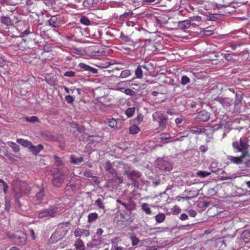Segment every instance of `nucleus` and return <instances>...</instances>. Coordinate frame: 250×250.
Returning <instances> with one entry per match:
<instances>
[{
	"mask_svg": "<svg viewBox=\"0 0 250 250\" xmlns=\"http://www.w3.org/2000/svg\"><path fill=\"white\" fill-rule=\"evenodd\" d=\"M123 169L124 174H126L131 172L133 169L128 165H124L123 163L118 161L113 162L112 165L110 164V174L113 175L115 174V177L113 176L114 178L110 179V184L111 183H115L114 186L120 184L123 182V178L122 176L118 175V172H120Z\"/></svg>",
	"mask_w": 250,
	"mask_h": 250,
	"instance_id": "nucleus-1",
	"label": "nucleus"
},
{
	"mask_svg": "<svg viewBox=\"0 0 250 250\" xmlns=\"http://www.w3.org/2000/svg\"><path fill=\"white\" fill-rule=\"evenodd\" d=\"M29 190V187L25 182L19 179H16L14 182L13 193L19 205H20L19 198L21 197L23 194L28 193Z\"/></svg>",
	"mask_w": 250,
	"mask_h": 250,
	"instance_id": "nucleus-2",
	"label": "nucleus"
},
{
	"mask_svg": "<svg viewBox=\"0 0 250 250\" xmlns=\"http://www.w3.org/2000/svg\"><path fill=\"white\" fill-rule=\"evenodd\" d=\"M232 146L235 152H241V155H245V157H250L248 150L250 145L247 138H241L239 140L234 141L232 144Z\"/></svg>",
	"mask_w": 250,
	"mask_h": 250,
	"instance_id": "nucleus-3",
	"label": "nucleus"
},
{
	"mask_svg": "<svg viewBox=\"0 0 250 250\" xmlns=\"http://www.w3.org/2000/svg\"><path fill=\"white\" fill-rule=\"evenodd\" d=\"M152 118L154 121L157 122L159 124V128L161 130H164L167 126L168 121L167 115L161 111H156L152 115Z\"/></svg>",
	"mask_w": 250,
	"mask_h": 250,
	"instance_id": "nucleus-4",
	"label": "nucleus"
},
{
	"mask_svg": "<svg viewBox=\"0 0 250 250\" xmlns=\"http://www.w3.org/2000/svg\"><path fill=\"white\" fill-rule=\"evenodd\" d=\"M73 124L75 125L76 129L73 132L75 138L80 141L85 142L88 135V134L85 132V128L83 125H78L76 123H73Z\"/></svg>",
	"mask_w": 250,
	"mask_h": 250,
	"instance_id": "nucleus-5",
	"label": "nucleus"
},
{
	"mask_svg": "<svg viewBox=\"0 0 250 250\" xmlns=\"http://www.w3.org/2000/svg\"><path fill=\"white\" fill-rule=\"evenodd\" d=\"M52 175V184L56 187H60L64 182V175L58 169H54Z\"/></svg>",
	"mask_w": 250,
	"mask_h": 250,
	"instance_id": "nucleus-6",
	"label": "nucleus"
},
{
	"mask_svg": "<svg viewBox=\"0 0 250 250\" xmlns=\"http://www.w3.org/2000/svg\"><path fill=\"white\" fill-rule=\"evenodd\" d=\"M58 208L56 206L50 207L48 208L42 210L40 211L38 214L39 218H43L49 216L51 218L55 217L58 212Z\"/></svg>",
	"mask_w": 250,
	"mask_h": 250,
	"instance_id": "nucleus-7",
	"label": "nucleus"
},
{
	"mask_svg": "<svg viewBox=\"0 0 250 250\" xmlns=\"http://www.w3.org/2000/svg\"><path fill=\"white\" fill-rule=\"evenodd\" d=\"M127 178L131 181L132 184L135 188H138L140 185L139 179L142 176V173L138 170L133 169L130 172L128 175Z\"/></svg>",
	"mask_w": 250,
	"mask_h": 250,
	"instance_id": "nucleus-8",
	"label": "nucleus"
},
{
	"mask_svg": "<svg viewBox=\"0 0 250 250\" xmlns=\"http://www.w3.org/2000/svg\"><path fill=\"white\" fill-rule=\"evenodd\" d=\"M243 93L241 91H237L235 93V99L233 102L234 109L233 113H239L242 106V101L243 99Z\"/></svg>",
	"mask_w": 250,
	"mask_h": 250,
	"instance_id": "nucleus-9",
	"label": "nucleus"
},
{
	"mask_svg": "<svg viewBox=\"0 0 250 250\" xmlns=\"http://www.w3.org/2000/svg\"><path fill=\"white\" fill-rule=\"evenodd\" d=\"M48 22L49 26L54 28H58L64 23L63 17L60 14L52 16Z\"/></svg>",
	"mask_w": 250,
	"mask_h": 250,
	"instance_id": "nucleus-10",
	"label": "nucleus"
},
{
	"mask_svg": "<svg viewBox=\"0 0 250 250\" xmlns=\"http://www.w3.org/2000/svg\"><path fill=\"white\" fill-rule=\"evenodd\" d=\"M156 167L161 170L170 171L172 169L171 164L163 158H158L155 162Z\"/></svg>",
	"mask_w": 250,
	"mask_h": 250,
	"instance_id": "nucleus-11",
	"label": "nucleus"
},
{
	"mask_svg": "<svg viewBox=\"0 0 250 250\" xmlns=\"http://www.w3.org/2000/svg\"><path fill=\"white\" fill-rule=\"evenodd\" d=\"M247 158L245 157V155H241L239 157L233 156L231 155L227 156V160L226 164L229 165L230 164H233L239 165L243 163L244 159H247Z\"/></svg>",
	"mask_w": 250,
	"mask_h": 250,
	"instance_id": "nucleus-12",
	"label": "nucleus"
},
{
	"mask_svg": "<svg viewBox=\"0 0 250 250\" xmlns=\"http://www.w3.org/2000/svg\"><path fill=\"white\" fill-rule=\"evenodd\" d=\"M67 232V229H63L62 231H59L56 229L49 239L50 243L54 244L57 242L59 240L62 239Z\"/></svg>",
	"mask_w": 250,
	"mask_h": 250,
	"instance_id": "nucleus-13",
	"label": "nucleus"
},
{
	"mask_svg": "<svg viewBox=\"0 0 250 250\" xmlns=\"http://www.w3.org/2000/svg\"><path fill=\"white\" fill-rule=\"evenodd\" d=\"M149 73V68L147 65H138L135 71V76L138 79H142L143 74L147 75Z\"/></svg>",
	"mask_w": 250,
	"mask_h": 250,
	"instance_id": "nucleus-14",
	"label": "nucleus"
},
{
	"mask_svg": "<svg viewBox=\"0 0 250 250\" xmlns=\"http://www.w3.org/2000/svg\"><path fill=\"white\" fill-rule=\"evenodd\" d=\"M210 119V113L205 110H203L198 113L195 120L199 122H206Z\"/></svg>",
	"mask_w": 250,
	"mask_h": 250,
	"instance_id": "nucleus-15",
	"label": "nucleus"
},
{
	"mask_svg": "<svg viewBox=\"0 0 250 250\" xmlns=\"http://www.w3.org/2000/svg\"><path fill=\"white\" fill-rule=\"evenodd\" d=\"M45 135L47 139L49 140L54 142H59L63 145L64 144V138L62 135L53 134L49 132L45 133Z\"/></svg>",
	"mask_w": 250,
	"mask_h": 250,
	"instance_id": "nucleus-16",
	"label": "nucleus"
},
{
	"mask_svg": "<svg viewBox=\"0 0 250 250\" xmlns=\"http://www.w3.org/2000/svg\"><path fill=\"white\" fill-rule=\"evenodd\" d=\"M102 141L101 137L99 136H92L88 134L86 141H88L89 143L86 146V148H92V144L95 143H98Z\"/></svg>",
	"mask_w": 250,
	"mask_h": 250,
	"instance_id": "nucleus-17",
	"label": "nucleus"
},
{
	"mask_svg": "<svg viewBox=\"0 0 250 250\" xmlns=\"http://www.w3.org/2000/svg\"><path fill=\"white\" fill-rule=\"evenodd\" d=\"M215 100L220 103L224 107H229L232 103V100L228 97H217Z\"/></svg>",
	"mask_w": 250,
	"mask_h": 250,
	"instance_id": "nucleus-18",
	"label": "nucleus"
},
{
	"mask_svg": "<svg viewBox=\"0 0 250 250\" xmlns=\"http://www.w3.org/2000/svg\"><path fill=\"white\" fill-rule=\"evenodd\" d=\"M124 215L120 212H118L114 217L113 220V223L115 225L117 226H121L123 224V222L125 221Z\"/></svg>",
	"mask_w": 250,
	"mask_h": 250,
	"instance_id": "nucleus-19",
	"label": "nucleus"
},
{
	"mask_svg": "<svg viewBox=\"0 0 250 250\" xmlns=\"http://www.w3.org/2000/svg\"><path fill=\"white\" fill-rule=\"evenodd\" d=\"M79 66L83 70L88 71L92 74H96L98 72V70L97 69L92 67L84 63H80Z\"/></svg>",
	"mask_w": 250,
	"mask_h": 250,
	"instance_id": "nucleus-20",
	"label": "nucleus"
},
{
	"mask_svg": "<svg viewBox=\"0 0 250 250\" xmlns=\"http://www.w3.org/2000/svg\"><path fill=\"white\" fill-rule=\"evenodd\" d=\"M82 235L86 237L89 236L90 232L88 230L80 228L76 229L74 231V235L75 237L81 236Z\"/></svg>",
	"mask_w": 250,
	"mask_h": 250,
	"instance_id": "nucleus-21",
	"label": "nucleus"
},
{
	"mask_svg": "<svg viewBox=\"0 0 250 250\" xmlns=\"http://www.w3.org/2000/svg\"><path fill=\"white\" fill-rule=\"evenodd\" d=\"M188 128L194 134H200L205 132V129L198 126H188Z\"/></svg>",
	"mask_w": 250,
	"mask_h": 250,
	"instance_id": "nucleus-22",
	"label": "nucleus"
},
{
	"mask_svg": "<svg viewBox=\"0 0 250 250\" xmlns=\"http://www.w3.org/2000/svg\"><path fill=\"white\" fill-rule=\"evenodd\" d=\"M190 26V21L184 20L178 22V28L180 29L185 30Z\"/></svg>",
	"mask_w": 250,
	"mask_h": 250,
	"instance_id": "nucleus-23",
	"label": "nucleus"
},
{
	"mask_svg": "<svg viewBox=\"0 0 250 250\" xmlns=\"http://www.w3.org/2000/svg\"><path fill=\"white\" fill-rule=\"evenodd\" d=\"M217 167V163L215 162H212L209 168L211 170V171L213 173H215L216 174H219L220 172L221 171L220 173L223 174L225 173V171L222 170L220 168H216Z\"/></svg>",
	"mask_w": 250,
	"mask_h": 250,
	"instance_id": "nucleus-24",
	"label": "nucleus"
},
{
	"mask_svg": "<svg viewBox=\"0 0 250 250\" xmlns=\"http://www.w3.org/2000/svg\"><path fill=\"white\" fill-rule=\"evenodd\" d=\"M20 233L22 235V236L18 235L17 233H16L15 234L12 235V238L14 240H19V243H20V244L22 245L25 243L26 238L25 236V234L23 232H20Z\"/></svg>",
	"mask_w": 250,
	"mask_h": 250,
	"instance_id": "nucleus-25",
	"label": "nucleus"
},
{
	"mask_svg": "<svg viewBox=\"0 0 250 250\" xmlns=\"http://www.w3.org/2000/svg\"><path fill=\"white\" fill-rule=\"evenodd\" d=\"M43 148V146L41 144H39L37 146H34L32 144L29 150L34 154L37 155Z\"/></svg>",
	"mask_w": 250,
	"mask_h": 250,
	"instance_id": "nucleus-26",
	"label": "nucleus"
},
{
	"mask_svg": "<svg viewBox=\"0 0 250 250\" xmlns=\"http://www.w3.org/2000/svg\"><path fill=\"white\" fill-rule=\"evenodd\" d=\"M17 143L25 147L29 148V149H30L32 145V143L31 142L23 139H17Z\"/></svg>",
	"mask_w": 250,
	"mask_h": 250,
	"instance_id": "nucleus-27",
	"label": "nucleus"
},
{
	"mask_svg": "<svg viewBox=\"0 0 250 250\" xmlns=\"http://www.w3.org/2000/svg\"><path fill=\"white\" fill-rule=\"evenodd\" d=\"M1 22L7 26H12L13 25V21L9 17L1 16L0 17Z\"/></svg>",
	"mask_w": 250,
	"mask_h": 250,
	"instance_id": "nucleus-28",
	"label": "nucleus"
},
{
	"mask_svg": "<svg viewBox=\"0 0 250 250\" xmlns=\"http://www.w3.org/2000/svg\"><path fill=\"white\" fill-rule=\"evenodd\" d=\"M241 238L245 243H248L250 240V229L244 230L241 235Z\"/></svg>",
	"mask_w": 250,
	"mask_h": 250,
	"instance_id": "nucleus-29",
	"label": "nucleus"
},
{
	"mask_svg": "<svg viewBox=\"0 0 250 250\" xmlns=\"http://www.w3.org/2000/svg\"><path fill=\"white\" fill-rule=\"evenodd\" d=\"M45 196L44 188L40 189L39 191L36 193L35 197L38 201H42Z\"/></svg>",
	"mask_w": 250,
	"mask_h": 250,
	"instance_id": "nucleus-30",
	"label": "nucleus"
},
{
	"mask_svg": "<svg viewBox=\"0 0 250 250\" xmlns=\"http://www.w3.org/2000/svg\"><path fill=\"white\" fill-rule=\"evenodd\" d=\"M83 161V157L77 158L74 155H71L70 157V161L72 164L79 165L80 163H81Z\"/></svg>",
	"mask_w": 250,
	"mask_h": 250,
	"instance_id": "nucleus-31",
	"label": "nucleus"
},
{
	"mask_svg": "<svg viewBox=\"0 0 250 250\" xmlns=\"http://www.w3.org/2000/svg\"><path fill=\"white\" fill-rule=\"evenodd\" d=\"M96 236L94 235L93 238V242L92 243H88L87 245L88 247H94L101 243V237L95 238Z\"/></svg>",
	"mask_w": 250,
	"mask_h": 250,
	"instance_id": "nucleus-32",
	"label": "nucleus"
},
{
	"mask_svg": "<svg viewBox=\"0 0 250 250\" xmlns=\"http://www.w3.org/2000/svg\"><path fill=\"white\" fill-rule=\"evenodd\" d=\"M121 123L120 120H116L114 118L110 119V128L114 129L120 128V126H119L118 123Z\"/></svg>",
	"mask_w": 250,
	"mask_h": 250,
	"instance_id": "nucleus-33",
	"label": "nucleus"
},
{
	"mask_svg": "<svg viewBox=\"0 0 250 250\" xmlns=\"http://www.w3.org/2000/svg\"><path fill=\"white\" fill-rule=\"evenodd\" d=\"M155 218L157 223H161L165 221L166 215L164 213H159L155 216Z\"/></svg>",
	"mask_w": 250,
	"mask_h": 250,
	"instance_id": "nucleus-34",
	"label": "nucleus"
},
{
	"mask_svg": "<svg viewBox=\"0 0 250 250\" xmlns=\"http://www.w3.org/2000/svg\"><path fill=\"white\" fill-rule=\"evenodd\" d=\"M69 222H62L61 223H60L57 228L56 229L57 230H58L59 231H62L63 229H65V227H68L69 225H70Z\"/></svg>",
	"mask_w": 250,
	"mask_h": 250,
	"instance_id": "nucleus-35",
	"label": "nucleus"
},
{
	"mask_svg": "<svg viewBox=\"0 0 250 250\" xmlns=\"http://www.w3.org/2000/svg\"><path fill=\"white\" fill-rule=\"evenodd\" d=\"M76 248L79 250H84V246L81 239H78L75 244Z\"/></svg>",
	"mask_w": 250,
	"mask_h": 250,
	"instance_id": "nucleus-36",
	"label": "nucleus"
},
{
	"mask_svg": "<svg viewBox=\"0 0 250 250\" xmlns=\"http://www.w3.org/2000/svg\"><path fill=\"white\" fill-rule=\"evenodd\" d=\"M142 209L146 214H151V210L149 208V204L147 203H143L142 205Z\"/></svg>",
	"mask_w": 250,
	"mask_h": 250,
	"instance_id": "nucleus-37",
	"label": "nucleus"
},
{
	"mask_svg": "<svg viewBox=\"0 0 250 250\" xmlns=\"http://www.w3.org/2000/svg\"><path fill=\"white\" fill-rule=\"evenodd\" d=\"M129 238L131 241V244L132 246L137 245L140 242V240L134 234H132L130 236Z\"/></svg>",
	"mask_w": 250,
	"mask_h": 250,
	"instance_id": "nucleus-38",
	"label": "nucleus"
},
{
	"mask_svg": "<svg viewBox=\"0 0 250 250\" xmlns=\"http://www.w3.org/2000/svg\"><path fill=\"white\" fill-rule=\"evenodd\" d=\"M98 217V214L96 213H91L88 216V222L89 223L95 221Z\"/></svg>",
	"mask_w": 250,
	"mask_h": 250,
	"instance_id": "nucleus-39",
	"label": "nucleus"
},
{
	"mask_svg": "<svg viewBox=\"0 0 250 250\" xmlns=\"http://www.w3.org/2000/svg\"><path fill=\"white\" fill-rule=\"evenodd\" d=\"M124 85L123 82H118L115 85H110V89L121 90L124 89Z\"/></svg>",
	"mask_w": 250,
	"mask_h": 250,
	"instance_id": "nucleus-40",
	"label": "nucleus"
},
{
	"mask_svg": "<svg viewBox=\"0 0 250 250\" xmlns=\"http://www.w3.org/2000/svg\"><path fill=\"white\" fill-rule=\"evenodd\" d=\"M210 174L209 172L200 170L197 172L196 175L200 178H205L210 175Z\"/></svg>",
	"mask_w": 250,
	"mask_h": 250,
	"instance_id": "nucleus-41",
	"label": "nucleus"
},
{
	"mask_svg": "<svg viewBox=\"0 0 250 250\" xmlns=\"http://www.w3.org/2000/svg\"><path fill=\"white\" fill-rule=\"evenodd\" d=\"M140 131V128L136 125H133L129 128V133L132 134H136Z\"/></svg>",
	"mask_w": 250,
	"mask_h": 250,
	"instance_id": "nucleus-42",
	"label": "nucleus"
},
{
	"mask_svg": "<svg viewBox=\"0 0 250 250\" xmlns=\"http://www.w3.org/2000/svg\"><path fill=\"white\" fill-rule=\"evenodd\" d=\"M8 143V145L10 147H11L13 150L15 152H18L20 151V147H19V145H18L17 144H16V143H13L12 142H9Z\"/></svg>",
	"mask_w": 250,
	"mask_h": 250,
	"instance_id": "nucleus-43",
	"label": "nucleus"
},
{
	"mask_svg": "<svg viewBox=\"0 0 250 250\" xmlns=\"http://www.w3.org/2000/svg\"><path fill=\"white\" fill-rule=\"evenodd\" d=\"M190 82V79L189 77H188L187 76H183L181 77V83L184 85L188 83H189Z\"/></svg>",
	"mask_w": 250,
	"mask_h": 250,
	"instance_id": "nucleus-44",
	"label": "nucleus"
},
{
	"mask_svg": "<svg viewBox=\"0 0 250 250\" xmlns=\"http://www.w3.org/2000/svg\"><path fill=\"white\" fill-rule=\"evenodd\" d=\"M134 112L135 108L134 107H129L126 110L125 114L128 117H131L134 115Z\"/></svg>",
	"mask_w": 250,
	"mask_h": 250,
	"instance_id": "nucleus-45",
	"label": "nucleus"
},
{
	"mask_svg": "<svg viewBox=\"0 0 250 250\" xmlns=\"http://www.w3.org/2000/svg\"><path fill=\"white\" fill-rule=\"evenodd\" d=\"M26 121L31 123H35L38 121V118L37 116H33L31 117H25Z\"/></svg>",
	"mask_w": 250,
	"mask_h": 250,
	"instance_id": "nucleus-46",
	"label": "nucleus"
},
{
	"mask_svg": "<svg viewBox=\"0 0 250 250\" xmlns=\"http://www.w3.org/2000/svg\"><path fill=\"white\" fill-rule=\"evenodd\" d=\"M54 159L55 161V164L58 167L61 166L63 165L62 161L61 158L57 155L54 156Z\"/></svg>",
	"mask_w": 250,
	"mask_h": 250,
	"instance_id": "nucleus-47",
	"label": "nucleus"
},
{
	"mask_svg": "<svg viewBox=\"0 0 250 250\" xmlns=\"http://www.w3.org/2000/svg\"><path fill=\"white\" fill-rule=\"evenodd\" d=\"M121 68L119 66L113 65L112 61L110 60V73H114L115 71L121 70Z\"/></svg>",
	"mask_w": 250,
	"mask_h": 250,
	"instance_id": "nucleus-48",
	"label": "nucleus"
},
{
	"mask_svg": "<svg viewBox=\"0 0 250 250\" xmlns=\"http://www.w3.org/2000/svg\"><path fill=\"white\" fill-rule=\"evenodd\" d=\"M80 22L81 23L85 25H89L90 23V21L89 20L88 18L86 17L85 16H83L81 18Z\"/></svg>",
	"mask_w": 250,
	"mask_h": 250,
	"instance_id": "nucleus-49",
	"label": "nucleus"
},
{
	"mask_svg": "<svg viewBox=\"0 0 250 250\" xmlns=\"http://www.w3.org/2000/svg\"><path fill=\"white\" fill-rule=\"evenodd\" d=\"M0 183L2 184L3 192L5 194H6L9 188V186L2 179H0Z\"/></svg>",
	"mask_w": 250,
	"mask_h": 250,
	"instance_id": "nucleus-50",
	"label": "nucleus"
},
{
	"mask_svg": "<svg viewBox=\"0 0 250 250\" xmlns=\"http://www.w3.org/2000/svg\"><path fill=\"white\" fill-rule=\"evenodd\" d=\"M0 183L2 184L3 192L5 194H6L9 188V186L2 179H0Z\"/></svg>",
	"mask_w": 250,
	"mask_h": 250,
	"instance_id": "nucleus-51",
	"label": "nucleus"
},
{
	"mask_svg": "<svg viewBox=\"0 0 250 250\" xmlns=\"http://www.w3.org/2000/svg\"><path fill=\"white\" fill-rule=\"evenodd\" d=\"M0 183L2 184L3 192L5 194H6L9 188V186L2 179H0Z\"/></svg>",
	"mask_w": 250,
	"mask_h": 250,
	"instance_id": "nucleus-52",
	"label": "nucleus"
},
{
	"mask_svg": "<svg viewBox=\"0 0 250 250\" xmlns=\"http://www.w3.org/2000/svg\"><path fill=\"white\" fill-rule=\"evenodd\" d=\"M157 0H142V4L143 6L156 3Z\"/></svg>",
	"mask_w": 250,
	"mask_h": 250,
	"instance_id": "nucleus-53",
	"label": "nucleus"
},
{
	"mask_svg": "<svg viewBox=\"0 0 250 250\" xmlns=\"http://www.w3.org/2000/svg\"><path fill=\"white\" fill-rule=\"evenodd\" d=\"M223 125L222 124H215L214 125L210 127V129L211 131L214 132L215 131L218 130L220 129H222L223 128Z\"/></svg>",
	"mask_w": 250,
	"mask_h": 250,
	"instance_id": "nucleus-54",
	"label": "nucleus"
},
{
	"mask_svg": "<svg viewBox=\"0 0 250 250\" xmlns=\"http://www.w3.org/2000/svg\"><path fill=\"white\" fill-rule=\"evenodd\" d=\"M171 138L170 134L167 133H163L160 135V139L162 140H166Z\"/></svg>",
	"mask_w": 250,
	"mask_h": 250,
	"instance_id": "nucleus-55",
	"label": "nucleus"
},
{
	"mask_svg": "<svg viewBox=\"0 0 250 250\" xmlns=\"http://www.w3.org/2000/svg\"><path fill=\"white\" fill-rule=\"evenodd\" d=\"M11 204L10 201L5 197V210L7 212H9L11 209Z\"/></svg>",
	"mask_w": 250,
	"mask_h": 250,
	"instance_id": "nucleus-56",
	"label": "nucleus"
},
{
	"mask_svg": "<svg viewBox=\"0 0 250 250\" xmlns=\"http://www.w3.org/2000/svg\"><path fill=\"white\" fill-rule=\"evenodd\" d=\"M130 75V71L128 70H125L121 71V78H126Z\"/></svg>",
	"mask_w": 250,
	"mask_h": 250,
	"instance_id": "nucleus-57",
	"label": "nucleus"
},
{
	"mask_svg": "<svg viewBox=\"0 0 250 250\" xmlns=\"http://www.w3.org/2000/svg\"><path fill=\"white\" fill-rule=\"evenodd\" d=\"M120 37L121 38L122 40L125 42H128L130 41V38H129V37L124 35L122 32L120 33Z\"/></svg>",
	"mask_w": 250,
	"mask_h": 250,
	"instance_id": "nucleus-58",
	"label": "nucleus"
},
{
	"mask_svg": "<svg viewBox=\"0 0 250 250\" xmlns=\"http://www.w3.org/2000/svg\"><path fill=\"white\" fill-rule=\"evenodd\" d=\"M124 93L126 95H129L130 96H134V95H135V92L134 91H133V90L129 89V88L125 89L124 91Z\"/></svg>",
	"mask_w": 250,
	"mask_h": 250,
	"instance_id": "nucleus-59",
	"label": "nucleus"
},
{
	"mask_svg": "<svg viewBox=\"0 0 250 250\" xmlns=\"http://www.w3.org/2000/svg\"><path fill=\"white\" fill-rule=\"evenodd\" d=\"M123 5V4L120 2H116L115 1H110V8L113 7H122Z\"/></svg>",
	"mask_w": 250,
	"mask_h": 250,
	"instance_id": "nucleus-60",
	"label": "nucleus"
},
{
	"mask_svg": "<svg viewBox=\"0 0 250 250\" xmlns=\"http://www.w3.org/2000/svg\"><path fill=\"white\" fill-rule=\"evenodd\" d=\"M65 100L68 104H72L74 101V98L70 95H67L65 97Z\"/></svg>",
	"mask_w": 250,
	"mask_h": 250,
	"instance_id": "nucleus-61",
	"label": "nucleus"
},
{
	"mask_svg": "<svg viewBox=\"0 0 250 250\" xmlns=\"http://www.w3.org/2000/svg\"><path fill=\"white\" fill-rule=\"evenodd\" d=\"M83 4L84 7H90L93 4V0H85L83 2Z\"/></svg>",
	"mask_w": 250,
	"mask_h": 250,
	"instance_id": "nucleus-62",
	"label": "nucleus"
},
{
	"mask_svg": "<svg viewBox=\"0 0 250 250\" xmlns=\"http://www.w3.org/2000/svg\"><path fill=\"white\" fill-rule=\"evenodd\" d=\"M95 203L100 208H101L102 209H104V208L103 202L100 198L98 199L96 201Z\"/></svg>",
	"mask_w": 250,
	"mask_h": 250,
	"instance_id": "nucleus-63",
	"label": "nucleus"
},
{
	"mask_svg": "<svg viewBox=\"0 0 250 250\" xmlns=\"http://www.w3.org/2000/svg\"><path fill=\"white\" fill-rule=\"evenodd\" d=\"M111 250H125V249L123 247L119 246L118 245H115L114 244L112 246Z\"/></svg>",
	"mask_w": 250,
	"mask_h": 250,
	"instance_id": "nucleus-64",
	"label": "nucleus"
}]
</instances>
